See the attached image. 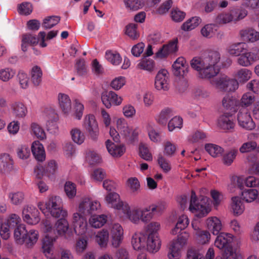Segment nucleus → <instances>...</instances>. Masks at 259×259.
Segmentation results:
<instances>
[{"mask_svg":"<svg viewBox=\"0 0 259 259\" xmlns=\"http://www.w3.org/2000/svg\"><path fill=\"white\" fill-rule=\"evenodd\" d=\"M221 55L217 51H210L202 57H194L191 61V67L198 72L199 78L209 79L216 76L219 72L217 63Z\"/></svg>","mask_w":259,"mask_h":259,"instance_id":"obj_1","label":"nucleus"},{"mask_svg":"<svg viewBox=\"0 0 259 259\" xmlns=\"http://www.w3.org/2000/svg\"><path fill=\"white\" fill-rule=\"evenodd\" d=\"M47 205L51 215L54 218L61 219L58 220L56 227H69V224L65 219L67 216V212L62 209V199L59 196L51 197L47 202Z\"/></svg>","mask_w":259,"mask_h":259,"instance_id":"obj_2","label":"nucleus"},{"mask_svg":"<svg viewBox=\"0 0 259 259\" xmlns=\"http://www.w3.org/2000/svg\"><path fill=\"white\" fill-rule=\"evenodd\" d=\"M233 235L230 233H222L217 236L214 245L219 249H224L221 259H237V254L233 249L232 242Z\"/></svg>","mask_w":259,"mask_h":259,"instance_id":"obj_3","label":"nucleus"},{"mask_svg":"<svg viewBox=\"0 0 259 259\" xmlns=\"http://www.w3.org/2000/svg\"><path fill=\"white\" fill-rule=\"evenodd\" d=\"M26 228H15L14 236L17 244H25L27 248H31L38 239V233L33 230H27Z\"/></svg>","mask_w":259,"mask_h":259,"instance_id":"obj_4","label":"nucleus"},{"mask_svg":"<svg viewBox=\"0 0 259 259\" xmlns=\"http://www.w3.org/2000/svg\"><path fill=\"white\" fill-rule=\"evenodd\" d=\"M189 209L198 218L205 217L210 211L207 203V198L202 197L198 199L193 191L191 192Z\"/></svg>","mask_w":259,"mask_h":259,"instance_id":"obj_5","label":"nucleus"},{"mask_svg":"<svg viewBox=\"0 0 259 259\" xmlns=\"http://www.w3.org/2000/svg\"><path fill=\"white\" fill-rule=\"evenodd\" d=\"M143 235L147 237V250L152 253L157 252L161 246V241L158 236L157 230L153 228H147Z\"/></svg>","mask_w":259,"mask_h":259,"instance_id":"obj_6","label":"nucleus"},{"mask_svg":"<svg viewBox=\"0 0 259 259\" xmlns=\"http://www.w3.org/2000/svg\"><path fill=\"white\" fill-rule=\"evenodd\" d=\"M83 126L89 134L90 138L96 141L98 139L99 131L98 124L94 115L89 114L84 119Z\"/></svg>","mask_w":259,"mask_h":259,"instance_id":"obj_7","label":"nucleus"},{"mask_svg":"<svg viewBox=\"0 0 259 259\" xmlns=\"http://www.w3.org/2000/svg\"><path fill=\"white\" fill-rule=\"evenodd\" d=\"M46 235L43 240L42 251L46 254H49L53 247V242L55 241L58 236L57 230L59 228H47Z\"/></svg>","mask_w":259,"mask_h":259,"instance_id":"obj_8","label":"nucleus"},{"mask_svg":"<svg viewBox=\"0 0 259 259\" xmlns=\"http://www.w3.org/2000/svg\"><path fill=\"white\" fill-rule=\"evenodd\" d=\"M239 125L247 130H252L255 127V123L253 121L247 109L242 107L237 115Z\"/></svg>","mask_w":259,"mask_h":259,"instance_id":"obj_9","label":"nucleus"},{"mask_svg":"<svg viewBox=\"0 0 259 259\" xmlns=\"http://www.w3.org/2000/svg\"><path fill=\"white\" fill-rule=\"evenodd\" d=\"M100 207V203L98 201H93L88 198L82 199L79 205L78 211L83 215L92 214Z\"/></svg>","mask_w":259,"mask_h":259,"instance_id":"obj_10","label":"nucleus"},{"mask_svg":"<svg viewBox=\"0 0 259 259\" xmlns=\"http://www.w3.org/2000/svg\"><path fill=\"white\" fill-rule=\"evenodd\" d=\"M39 213L36 208L32 205L27 206L22 211L24 221L30 225H35L40 221Z\"/></svg>","mask_w":259,"mask_h":259,"instance_id":"obj_11","label":"nucleus"},{"mask_svg":"<svg viewBox=\"0 0 259 259\" xmlns=\"http://www.w3.org/2000/svg\"><path fill=\"white\" fill-rule=\"evenodd\" d=\"M178 40L177 39L170 41L168 44L164 45L155 53V59H163L167 57L170 54L175 53L178 51Z\"/></svg>","mask_w":259,"mask_h":259,"instance_id":"obj_12","label":"nucleus"},{"mask_svg":"<svg viewBox=\"0 0 259 259\" xmlns=\"http://www.w3.org/2000/svg\"><path fill=\"white\" fill-rule=\"evenodd\" d=\"M105 199L107 202L114 208L125 211H127L129 208V205L127 203L123 201H119V196L116 193L111 192L108 193Z\"/></svg>","mask_w":259,"mask_h":259,"instance_id":"obj_13","label":"nucleus"},{"mask_svg":"<svg viewBox=\"0 0 259 259\" xmlns=\"http://www.w3.org/2000/svg\"><path fill=\"white\" fill-rule=\"evenodd\" d=\"M168 72L165 69H161L157 73L155 79V87L158 90L167 91L168 89Z\"/></svg>","mask_w":259,"mask_h":259,"instance_id":"obj_14","label":"nucleus"},{"mask_svg":"<svg viewBox=\"0 0 259 259\" xmlns=\"http://www.w3.org/2000/svg\"><path fill=\"white\" fill-rule=\"evenodd\" d=\"M173 73L175 76H184L188 72V65L184 57L178 58L172 64Z\"/></svg>","mask_w":259,"mask_h":259,"instance_id":"obj_15","label":"nucleus"},{"mask_svg":"<svg viewBox=\"0 0 259 259\" xmlns=\"http://www.w3.org/2000/svg\"><path fill=\"white\" fill-rule=\"evenodd\" d=\"M13 160L10 155L4 153L0 155V172L2 174H8L13 168Z\"/></svg>","mask_w":259,"mask_h":259,"instance_id":"obj_16","label":"nucleus"},{"mask_svg":"<svg viewBox=\"0 0 259 259\" xmlns=\"http://www.w3.org/2000/svg\"><path fill=\"white\" fill-rule=\"evenodd\" d=\"M218 126L225 131H228L234 126L233 117L229 113H226L219 117L218 119Z\"/></svg>","mask_w":259,"mask_h":259,"instance_id":"obj_17","label":"nucleus"},{"mask_svg":"<svg viewBox=\"0 0 259 259\" xmlns=\"http://www.w3.org/2000/svg\"><path fill=\"white\" fill-rule=\"evenodd\" d=\"M31 152L35 159L42 162L45 160L46 153L43 145L38 141H34L31 145Z\"/></svg>","mask_w":259,"mask_h":259,"instance_id":"obj_18","label":"nucleus"},{"mask_svg":"<svg viewBox=\"0 0 259 259\" xmlns=\"http://www.w3.org/2000/svg\"><path fill=\"white\" fill-rule=\"evenodd\" d=\"M106 146L108 152L113 157H120L125 151L123 145L115 144L109 140L106 141Z\"/></svg>","mask_w":259,"mask_h":259,"instance_id":"obj_19","label":"nucleus"},{"mask_svg":"<svg viewBox=\"0 0 259 259\" xmlns=\"http://www.w3.org/2000/svg\"><path fill=\"white\" fill-rule=\"evenodd\" d=\"M240 34L244 41L253 42L259 40V32L251 28H247L241 30Z\"/></svg>","mask_w":259,"mask_h":259,"instance_id":"obj_20","label":"nucleus"},{"mask_svg":"<svg viewBox=\"0 0 259 259\" xmlns=\"http://www.w3.org/2000/svg\"><path fill=\"white\" fill-rule=\"evenodd\" d=\"M183 246L179 241L175 240L171 241L169 244V252L167 254L168 258L169 259H179Z\"/></svg>","mask_w":259,"mask_h":259,"instance_id":"obj_21","label":"nucleus"},{"mask_svg":"<svg viewBox=\"0 0 259 259\" xmlns=\"http://www.w3.org/2000/svg\"><path fill=\"white\" fill-rule=\"evenodd\" d=\"M59 104L64 114H68L71 109V101L69 97L65 94L59 93L58 96Z\"/></svg>","mask_w":259,"mask_h":259,"instance_id":"obj_22","label":"nucleus"},{"mask_svg":"<svg viewBox=\"0 0 259 259\" xmlns=\"http://www.w3.org/2000/svg\"><path fill=\"white\" fill-rule=\"evenodd\" d=\"M109 233L105 229L99 231L95 236V241L101 248H106L107 247Z\"/></svg>","mask_w":259,"mask_h":259,"instance_id":"obj_23","label":"nucleus"},{"mask_svg":"<svg viewBox=\"0 0 259 259\" xmlns=\"http://www.w3.org/2000/svg\"><path fill=\"white\" fill-rule=\"evenodd\" d=\"M123 234L122 228H112L111 230L112 245L114 247H118L120 244Z\"/></svg>","mask_w":259,"mask_h":259,"instance_id":"obj_24","label":"nucleus"},{"mask_svg":"<svg viewBox=\"0 0 259 259\" xmlns=\"http://www.w3.org/2000/svg\"><path fill=\"white\" fill-rule=\"evenodd\" d=\"M21 219L17 214L11 213L5 219L2 225L7 227H21Z\"/></svg>","mask_w":259,"mask_h":259,"instance_id":"obj_25","label":"nucleus"},{"mask_svg":"<svg viewBox=\"0 0 259 259\" xmlns=\"http://www.w3.org/2000/svg\"><path fill=\"white\" fill-rule=\"evenodd\" d=\"M31 81L34 86H38L42 81V72L41 68L36 65L33 66L30 72Z\"/></svg>","mask_w":259,"mask_h":259,"instance_id":"obj_26","label":"nucleus"},{"mask_svg":"<svg viewBox=\"0 0 259 259\" xmlns=\"http://www.w3.org/2000/svg\"><path fill=\"white\" fill-rule=\"evenodd\" d=\"M13 114L18 118L25 117L27 113L26 106L21 102H15L12 104Z\"/></svg>","mask_w":259,"mask_h":259,"instance_id":"obj_27","label":"nucleus"},{"mask_svg":"<svg viewBox=\"0 0 259 259\" xmlns=\"http://www.w3.org/2000/svg\"><path fill=\"white\" fill-rule=\"evenodd\" d=\"M117 127L120 134L126 139L131 136L132 128L124 119H119L117 120Z\"/></svg>","mask_w":259,"mask_h":259,"instance_id":"obj_28","label":"nucleus"},{"mask_svg":"<svg viewBox=\"0 0 259 259\" xmlns=\"http://www.w3.org/2000/svg\"><path fill=\"white\" fill-rule=\"evenodd\" d=\"M155 62L153 60L146 57H142L137 64V68L151 72L154 70Z\"/></svg>","mask_w":259,"mask_h":259,"instance_id":"obj_29","label":"nucleus"},{"mask_svg":"<svg viewBox=\"0 0 259 259\" xmlns=\"http://www.w3.org/2000/svg\"><path fill=\"white\" fill-rule=\"evenodd\" d=\"M258 193L259 190L257 189H247L242 192L241 196L246 202H251L256 198Z\"/></svg>","mask_w":259,"mask_h":259,"instance_id":"obj_30","label":"nucleus"},{"mask_svg":"<svg viewBox=\"0 0 259 259\" xmlns=\"http://www.w3.org/2000/svg\"><path fill=\"white\" fill-rule=\"evenodd\" d=\"M245 44L238 42L230 45L227 48L228 52L232 56H239L243 53Z\"/></svg>","mask_w":259,"mask_h":259,"instance_id":"obj_31","label":"nucleus"},{"mask_svg":"<svg viewBox=\"0 0 259 259\" xmlns=\"http://www.w3.org/2000/svg\"><path fill=\"white\" fill-rule=\"evenodd\" d=\"M143 232L142 234H138L135 233L132 239V244L135 250H139L145 247V240L146 236H144Z\"/></svg>","mask_w":259,"mask_h":259,"instance_id":"obj_32","label":"nucleus"},{"mask_svg":"<svg viewBox=\"0 0 259 259\" xmlns=\"http://www.w3.org/2000/svg\"><path fill=\"white\" fill-rule=\"evenodd\" d=\"M174 114V112L171 109L165 108L161 111L156 118L157 121L160 124L165 125L168 119L173 116Z\"/></svg>","mask_w":259,"mask_h":259,"instance_id":"obj_33","label":"nucleus"},{"mask_svg":"<svg viewBox=\"0 0 259 259\" xmlns=\"http://www.w3.org/2000/svg\"><path fill=\"white\" fill-rule=\"evenodd\" d=\"M201 21V19L199 17H192L183 23L181 28L184 31H190L198 26Z\"/></svg>","mask_w":259,"mask_h":259,"instance_id":"obj_34","label":"nucleus"},{"mask_svg":"<svg viewBox=\"0 0 259 259\" xmlns=\"http://www.w3.org/2000/svg\"><path fill=\"white\" fill-rule=\"evenodd\" d=\"M107 222V217L104 214L93 215L89 219L91 227H103Z\"/></svg>","mask_w":259,"mask_h":259,"instance_id":"obj_35","label":"nucleus"},{"mask_svg":"<svg viewBox=\"0 0 259 259\" xmlns=\"http://www.w3.org/2000/svg\"><path fill=\"white\" fill-rule=\"evenodd\" d=\"M124 214H126L132 222L136 224H138L141 221V210L140 209H134L132 210H130L129 207L127 211L121 210Z\"/></svg>","mask_w":259,"mask_h":259,"instance_id":"obj_36","label":"nucleus"},{"mask_svg":"<svg viewBox=\"0 0 259 259\" xmlns=\"http://www.w3.org/2000/svg\"><path fill=\"white\" fill-rule=\"evenodd\" d=\"M205 150L213 157L221 156L224 152V149L221 147L213 144H206L205 145Z\"/></svg>","mask_w":259,"mask_h":259,"instance_id":"obj_37","label":"nucleus"},{"mask_svg":"<svg viewBox=\"0 0 259 259\" xmlns=\"http://www.w3.org/2000/svg\"><path fill=\"white\" fill-rule=\"evenodd\" d=\"M232 208L235 214L240 215L244 210V206L239 197H233L232 198Z\"/></svg>","mask_w":259,"mask_h":259,"instance_id":"obj_38","label":"nucleus"},{"mask_svg":"<svg viewBox=\"0 0 259 259\" xmlns=\"http://www.w3.org/2000/svg\"><path fill=\"white\" fill-rule=\"evenodd\" d=\"M123 2L126 8L133 11H137L145 5L144 0H123Z\"/></svg>","mask_w":259,"mask_h":259,"instance_id":"obj_39","label":"nucleus"},{"mask_svg":"<svg viewBox=\"0 0 259 259\" xmlns=\"http://www.w3.org/2000/svg\"><path fill=\"white\" fill-rule=\"evenodd\" d=\"M232 20L234 21H239L244 18L247 14V12L241 8H234L230 12Z\"/></svg>","mask_w":259,"mask_h":259,"instance_id":"obj_40","label":"nucleus"},{"mask_svg":"<svg viewBox=\"0 0 259 259\" xmlns=\"http://www.w3.org/2000/svg\"><path fill=\"white\" fill-rule=\"evenodd\" d=\"M81 213L76 212L73 215V227H88L87 219Z\"/></svg>","mask_w":259,"mask_h":259,"instance_id":"obj_41","label":"nucleus"},{"mask_svg":"<svg viewBox=\"0 0 259 259\" xmlns=\"http://www.w3.org/2000/svg\"><path fill=\"white\" fill-rule=\"evenodd\" d=\"M116 97V94L113 91H104L101 95V100L103 104L107 108H110L112 104V98Z\"/></svg>","mask_w":259,"mask_h":259,"instance_id":"obj_42","label":"nucleus"},{"mask_svg":"<svg viewBox=\"0 0 259 259\" xmlns=\"http://www.w3.org/2000/svg\"><path fill=\"white\" fill-rule=\"evenodd\" d=\"M251 76V71L246 68H242L239 70L235 77L240 82H244L248 80Z\"/></svg>","mask_w":259,"mask_h":259,"instance_id":"obj_43","label":"nucleus"},{"mask_svg":"<svg viewBox=\"0 0 259 259\" xmlns=\"http://www.w3.org/2000/svg\"><path fill=\"white\" fill-rule=\"evenodd\" d=\"M60 18L59 16H52L47 17L44 20L42 26L46 29H51L60 21Z\"/></svg>","mask_w":259,"mask_h":259,"instance_id":"obj_44","label":"nucleus"},{"mask_svg":"<svg viewBox=\"0 0 259 259\" xmlns=\"http://www.w3.org/2000/svg\"><path fill=\"white\" fill-rule=\"evenodd\" d=\"M138 25L135 23H130L126 26L125 34L132 39H137L140 34L137 31Z\"/></svg>","mask_w":259,"mask_h":259,"instance_id":"obj_45","label":"nucleus"},{"mask_svg":"<svg viewBox=\"0 0 259 259\" xmlns=\"http://www.w3.org/2000/svg\"><path fill=\"white\" fill-rule=\"evenodd\" d=\"M81 228H59L57 230V234L68 239L73 235L74 233H77V229Z\"/></svg>","mask_w":259,"mask_h":259,"instance_id":"obj_46","label":"nucleus"},{"mask_svg":"<svg viewBox=\"0 0 259 259\" xmlns=\"http://www.w3.org/2000/svg\"><path fill=\"white\" fill-rule=\"evenodd\" d=\"M106 59L114 65H118L121 62V57L119 53L107 51L105 54Z\"/></svg>","mask_w":259,"mask_h":259,"instance_id":"obj_47","label":"nucleus"},{"mask_svg":"<svg viewBox=\"0 0 259 259\" xmlns=\"http://www.w3.org/2000/svg\"><path fill=\"white\" fill-rule=\"evenodd\" d=\"M154 211H152V208L149 206L141 210V221L144 223H149L154 217Z\"/></svg>","mask_w":259,"mask_h":259,"instance_id":"obj_48","label":"nucleus"},{"mask_svg":"<svg viewBox=\"0 0 259 259\" xmlns=\"http://www.w3.org/2000/svg\"><path fill=\"white\" fill-rule=\"evenodd\" d=\"M72 140L80 145L84 141V136L81 131L77 128L72 129L70 132Z\"/></svg>","mask_w":259,"mask_h":259,"instance_id":"obj_49","label":"nucleus"},{"mask_svg":"<svg viewBox=\"0 0 259 259\" xmlns=\"http://www.w3.org/2000/svg\"><path fill=\"white\" fill-rule=\"evenodd\" d=\"M15 73V71L10 68L2 69L0 70V79L3 81H8L14 77Z\"/></svg>","mask_w":259,"mask_h":259,"instance_id":"obj_50","label":"nucleus"},{"mask_svg":"<svg viewBox=\"0 0 259 259\" xmlns=\"http://www.w3.org/2000/svg\"><path fill=\"white\" fill-rule=\"evenodd\" d=\"M44 168L45 176L51 177L56 173L57 169V164L55 160H52L48 162Z\"/></svg>","mask_w":259,"mask_h":259,"instance_id":"obj_51","label":"nucleus"},{"mask_svg":"<svg viewBox=\"0 0 259 259\" xmlns=\"http://www.w3.org/2000/svg\"><path fill=\"white\" fill-rule=\"evenodd\" d=\"M64 190L69 198H73L76 194L75 184L71 182H66L64 186Z\"/></svg>","mask_w":259,"mask_h":259,"instance_id":"obj_52","label":"nucleus"},{"mask_svg":"<svg viewBox=\"0 0 259 259\" xmlns=\"http://www.w3.org/2000/svg\"><path fill=\"white\" fill-rule=\"evenodd\" d=\"M183 125V119L179 116L173 117L168 123V128L170 132L174 131L175 128H181Z\"/></svg>","mask_w":259,"mask_h":259,"instance_id":"obj_53","label":"nucleus"},{"mask_svg":"<svg viewBox=\"0 0 259 259\" xmlns=\"http://www.w3.org/2000/svg\"><path fill=\"white\" fill-rule=\"evenodd\" d=\"M32 5L30 3L24 2L18 6V11L21 15H28L32 12Z\"/></svg>","mask_w":259,"mask_h":259,"instance_id":"obj_54","label":"nucleus"},{"mask_svg":"<svg viewBox=\"0 0 259 259\" xmlns=\"http://www.w3.org/2000/svg\"><path fill=\"white\" fill-rule=\"evenodd\" d=\"M31 128L33 134L39 139L43 140L46 138V133L44 130L37 123H32Z\"/></svg>","mask_w":259,"mask_h":259,"instance_id":"obj_55","label":"nucleus"},{"mask_svg":"<svg viewBox=\"0 0 259 259\" xmlns=\"http://www.w3.org/2000/svg\"><path fill=\"white\" fill-rule=\"evenodd\" d=\"M216 26L213 24L205 25L201 30L202 35L206 37H211L215 33Z\"/></svg>","mask_w":259,"mask_h":259,"instance_id":"obj_56","label":"nucleus"},{"mask_svg":"<svg viewBox=\"0 0 259 259\" xmlns=\"http://www.w3.org/2000/svg\"><path fill=\"white\" fill-rule=\"evenodd\" d=\"M238 63L244 67L249 66L253 62L251 59H250L248 52L243 53L239 56L237 59Z\"/></svg>","mask_w":259,"mask_h":259,"instance_id":"obj_57","label":"nucleus"},{"mask_svg":"<svg viewBox=\"0 0 259 259\" xmlns=\"http://www.w3.org/2000/svg\"><path fill=\"white\" fill-rule=\"evenodd\" d=\"M75 67L79 76H82L87 74V70L84 59H80L77 60Z\"/></svg>","mask_w":259,"mask_h":259,"instance_id":"obj_58","label":"nucleus"},{"mask_svg":"<svg viewBox=\"0 0 259 259\" xmlns=\"http://www.w3.org/2000/svg\"><path fill=\"white\" fill-rule=\"evenodd\" d=\"M139 153L140 156L146 161H150L152 159L151 153L146 145L140 144L139 145Z\"/></svg>","mask_w":259,"mask_h":259,"instance_id":"obj_59","label":"nucleus"},{"mask_svg":"<svg viewBox=\"0 0 259 259\" xmlns=\"http://www.w3.org/2000/svg\"><path fill=\"white\" fill-rule=\"evenodd\" d=\"M176 145L167 141L164 143V153L167 156H172L176 151Z\"/></svg>","mask_w":259,"mask_h":259,"instance_id":"obj_60","label":"nucleus"},{"mask_svg":"<svg viewBox=\"0 0 259 259\" xmlns=\"http://www.w3.org/2000/svg\"><path fill=\"white\" fill-rule=\"evenodd\" d=\"M237 152V150H232L226 153L223 158L224 163L227 165H231L235 158Z\"/></svg>","mask_w":259,"mask_h":259,"instance_id":"obj_61","label":"nucleus"},{"mask_svg":"<svg viewBox=\"0 0 259 259\" xmlns=\"http://www.w3.org/2000/svg\"><path fill=\"white\" fill-rule=\"evenodd\" d=\"M86 159L90 165H94L100 162V157L95 152L90 151L87 153Z\"/></svg>","mask_w":259,"mask_h":259,"instance_id":"obj_62","label":"nucleus"},{"mask_svg":"<svg viewBox=\"0 0 259 259\" xmlns=\"http://www.w3.org/2000/svg\"><path fill=\"white\" fill-rule=\"evenodd\" d=\"M257 147V144L254 141H250L243 143L239 149L241 153L249 152Z\"/></svg>","mask_w":259,"mask_h":259,"instance_id":"obj_63","label":"nucleus"},{"mask_svg":"<svg viewBox=\"0 0 259 259\" xmlns=\"http://www.w3.org/2000/svg\"><path fill=\"white\" fill-rule=\"evenodd\" d=\"M186 14L184 12L180 10L179 9H175L171 11V17L175 22H181L185 17Z\"/></svg>","mask_w":259,"mask_h":259,"instance_id":"obj_64","label":"nucleus"}]
</instances>
